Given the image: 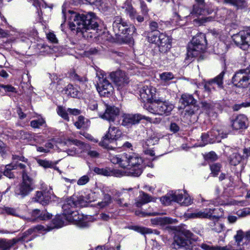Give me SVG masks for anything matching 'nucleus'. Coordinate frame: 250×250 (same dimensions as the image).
<instances>
[{"mask_svg": "<svg viewBox=\"0 0 250 250\" xmlns=\"http://www.w3.org/2000/svg\"><path fill=\"white\" fill-rule=\"evenodd\" d=\"M50 223L46 226L39 225L34 229H29L25 232L20 238H13L12 239H0V250H10L18 242L20 241H28L30 240L25 239L28 234H31L36 230L40 231H49L54 229H59L63 226L73 225L80 229H85L89 227L93 222V220H50Z\"/></svg>", "mask_w": 250, "mask_h": 250, "instance_id": "f257e3e1", "label": "nucleus"}, {"mask_svg": "<svg viewBox=\"0 0 250 250\" xmlns=\"http://www.w3.org/2000/svg\"><path fill=\"white\" fill-rule=\"evenodd\" d=\"M153 225L159 226L161 228L167 229L168 231L176 232L174 237V241L172 247L175 249L184 248L187 249L191 244V239L193 233L189 230L180 226L170 225L175 222L176 220H151Z\"/></svg>", "mask_w": 250, "mask_h": 250, "instance_id": "f03ea898", "label": "nucleus"}, {"mask_svg": "<svg viewBox=\"0 0 250 250\" xmlns=\"http://www.w3.org/2000/svg\"><path fill=\"white\" fill-rule=\"evenodd\" d=\"M72 13L74 16L73 21L70 24L71 30L76 31L77 34L80 33L84 38H92L95 33V29L98 27L94 14Z\"/></svg>", "mask_w": 250, "mask_h": 250, "instance_id": "7ed1b4c3", "label": "nucleus"}, {"mask_svg": "<svg viewBox=\"0 0 250 250\" xmlns=\"http://www.w3.org/2000/svg\"><path fill=\"white\" fill-rule=\"evenodd\" d=\"M85 196L80 195L76 196L73 195L68 198L65 203L62 206V208L63 210V214L65 219H75L78 215L76 219H83L77 213L73 210V208L80 207H83L87 206L88 203L85 200Z\"/></svg>", "mask_w": 250, "mask_h": 250, "instance_id": "20e7f679", "label": "nucleus"}, {"mask_svg": "<svg viewBox=\"0 0 250 250\" xmlns=\"http://www.w3.org/2000/svg\"><path fill=\"white\" fill-rule=\"evenodd\" d=\"M125 168H127L125 172L128 175L138 177L139 176L143 171L142 158L136 153L125 154Z\"/></svg>", "mask_w": 250, "mask_h": 250, "instance_id": "39448f33", "label": "nucleus"}, {"mask_svg": "<svg viewBox=\"0 0 250 250\" xmlns=\"http://www.w3.org/2000/svg\"><path fill=\"white\" fill-rule=\"evenodd\" d=\"M207 42L206 36L203 33H200L192 38L187 48L188 57H196L204 52L207 49Z\"/></svg>", "mask_w": 250, "mask_h": 250, "instance_id": "423d86ee", "label": "nucleus"}, {"mask_svg": "<svg viewBox=\"0 0 250 250\" xmlns=\"http://www.w3.org/2000/svg\"><path fill=\"white\" fill-rule=\"evenodd\" d=\"M174 108V105L168 101L157 98L153 103L147 107L146 109L154 114L168 116Z\"/></svg>", "mask_w": 250, "mask_h": 250, "instance_id": "0eeeda50", "label": "nucleus"}, {"mask_svg": "<svg viewBox=\"0 0 250 250\" xmlns=\"http://www.w3.org/2000/svg\"><path fill=\"white\" fill-rule=\"evenodd\" d=\"M122 135L121 131L117 127L110 125L107 133L103 137V140L100 142V145L108 149H114V146L110 144L118 143V139Z\"/></svg>", "mask_w": 250, "mask_h": 250, "instance_id": "6e6552de", "label": "nucleus"}, {"mask_svg": "<svg viewBox=\"0 0 250 250\" xmlns=\"http://www.w3.org/2000/svg\"><path fill=\"white\" fill-rule=\"evenodd\" d=\"M34 189L32 179L25 174L22 178V182L17 187L15 190L16 195L24 198Z\"/></svg>", "mask_w": 250, "mask_h": 250, "instance_id": "1a4fd4ad", "label": "nucleus"}, {"mask_svg": "<svg viewBox=\"0 0 250 250\" xmlns=\"http://www.w3.org/2000/svg\"><path fill=\"white\" fill-rule=\"evenodd\" d=\"M113 28L117 34L128 35L134 32L136 28L132 25H128L120 17H116L113 23Z\"/></svg>", "mask_w": 250, "mask_h": 250, "instance_id": "9d476101", "label": "nucleus"}, {"mask_svg": "<svg viewBox=\"0 0 250 250\" xmlns=\"http://www.w3.org/2000/svg\"><path fill=\"white\" fill-rule=\"evenodd\" d=\"M233 40L242 49L250 51V30L240 31L233 36Z\"/></svg>", "mask_w": 250, "mask_h": 250, "instance_id": "9b49d317", "label": "nucleus"}, {"mask_svg": "<svg viewBox=\"0 0 250 250\" xmlns=\"http://www.w3.org/2000/svg\"><path fill=\"white\" fill-rule=\"evenodd\" d=\"M99 107H102L105 109L104 112L103 111H99L100 117L110 122H114L119 115V109L115 106L108 105L104 103H102L99 104Z\"/></svg>", "mask_w": 250, "mask_h": 250, "instance_id": "f8f14e48", "label": "nucleus"}, {"mask_svg": "<svg viewBox=\"0 0 250 250\" xmlns=\"http://www.w3.org/2000/svg\"><path fill=\"white\" fill-rule=\"evenodd\" d=\"M225 72L223 71L214 78L208 81H204L201 83L203 86L204 91L208 94L210 93L212 90L215 89L214 84H216L219 88H223V78Z\"/></svg>", "mask_w": 250, "mask_h": 250, "instance_id": "ddd939ff", "label": "nucleus"}, {"mask_svg": "<svg viewBox=\"0 0 250 250\" xmlns=\"http://www.w3.org/2000/svg\"><path fill=\"white\" fill-rule=\"evenodd\" d=\"M156 88L151 85L144 86L140 90V97L143 102L153 103L157 99Z\"/></svg>", "mask_w": 250, "mask_h": 250, "instance_id": "4468645a", "label": "nucleus"}, {"mask_svg": "<svg viewBox=\"0 0 250 250\" xmlns=\"http://www.w3.org/2000/svg\"><path fill=\"white\" fill-rule=\"evenodd\" d=\"M109 76L119 89L127 84L129 82L128 78L125 72L121 70L113 71L109 73Z\"/></svg>", "mask_w": 250, "mask_h": 250, "instance_id": "2eb2a0df", "label": "nucleus"}, {"mask_svg": "<svg viewBox=\"0 0 250 250\" xmlns=\"http://www.w3.org/2000/svg\"><path fill=\"white\" fill-rule=\"evenodd\" d=\"M223 137L222 130L217 127H214L209 132L202 134L201 139L203 144L202 146H204L208 143H213L216 139Z\"/></svg>", "mask_w": 250, "mask_h": 250, "instance_id": "dca6fc26", "label": "nucleus"}, {"mask_svg": "<svg viewBox=\"0 0 250 250\" xmlns=\"http://www.w3.org/2000/svg\"><path fill=\"white\" fill-rule=\"evenodd\" d=\"M97 89L101 96L109 97L111 96L114 91L112 84L104 76L100 78L98 83Z\"/></svg>", "mask_w": 250, "mask_h": 250, "instance_id": "f3484780", "label": "nucleus"}, {"mask_svg": "<svg viewBox=\"0 0 250 250\" xmlns=\"http://www.w3.org/2000/svg\"><path fill=\"white\" fill-rule=\"evenodd\" d=\"M213 210L210 208H206L203 210H196L194 212H191L190 211H188L187 212L185 213V217L186 218H210L218 219V217L215 216H212Z\"/></svg>", "mask_w": 250, "mask_h": 250, "instance_id": "a211bd4d", "label": "nucleus"}, {"mask_svg": "<svg viewBox=\"0 0 250 250\" xmlns=\"http://www.w3.org/2000/svg\"><path fill=\"white\" fill-rule=\"evenodd\" d=\"M249 77L243 70L236 73L232 79L233 84L238 87H246L249 82Z\"/></svg>", "mask_w": 250, "mask_h": 250, "instance_id": "6ab92c4d", "label": "nucleus"}, {"mask_svg": "<svg viewBox=\"0 0 250 250\" xmlns=\"http://www.w3.org/2000/svg\"><path fill=\"white\" fill-rule=\"evenodd\" d=\"M144 119V115L140 114H125L123 115L122 125L124 126H131L138 124Z\"/></svg>", "mask_w": 250, "mask_h": 250, "instance_id": "aec40b11", "label": "nucleus"}, {"mask_svg": "<svg viewBox=\"0 0 250 250\" xmlns=\"http://www.w3.org/2000/svg\"><path fill=\"white\" fill-rule=\"evenodd\" d=\"M159 41L156 44L158 45L159 51L162 53L168 51L171 47L170 38L165 34L162 33L159 35Z\"/></svg>", "mask_w": 250, "mask_h": 250, "instance_id": "412c9836", "label": "nucleus"}, {"mask_svg": "<svg viewBox=\"0 0 250 250\" xmlns=\"http://www.w3.org/2000/svg\"><path fill=\"white\" fill-rule=\"evenodd\" d=\"M51 199V193L47 191H37L35 196L32 198V201L38 202L42 205H47Z\"/></svg>", "mask_w": 250, "mask_h": 250, "instance_id": "4be33fe9", "label": "nucleus"}, {"mask_svg": "<svg viewBox=\"0 0 250 250\" xmlns=\"http://www.w3.org/2000/svg\"><path fill=\"white\" fill-rule=\"evenodd\" d=\"M248 125V118L245 115L243 114L238 115L231 122L232 127L235 130L246 129L247 128Z\"/></svg>", "mask_w": 250, "mask_h": 250, "instance_id": "5701e85b", "label": "nucleus"}, {"mask_svg": "<svg viewBox=\"0 0 250 250\" xmlns=\"http://www.w3.org/2000/svg\"><path fill=\"white\" fill-rule=\"evenodd\" d=\"M155 198L144 191H141L139 195L135 200V205L137 207H141L150 202H154Z\"/></svg>", "mask_w": 250, "mask_h": 250, "instance_id": "b1692460", "label": "nucleus"}, {"mask_svg": "<svg viewBox=\"0 0 250 250\" xmlns=\"http://www.w3.org/2000/svg\"><path fill=\"white\" fill-rule=\"evenodd\" d=\"M202 106L210 117L215 119L217 117V114L216 112V108L218 104L213 103H208L207 102H202Z\"/></svg>", "mask_w": 250, "mask_h": 250, "instance_id": "393cba45", "label": "nucleus"}, {"mask_svg": "<svg viewBox=\"0 0 250 250\" xmlns=\"http://www.w3.org/2000/svg\"><path fill=\"white\" fill-rule=\"evenodd\" d=\"M125 11L126 14L132 20H136L139 23L144 21V17L139 15L136 10L131 5H127L125 7Z\"/></svg>", "mask_w": 250, "mask_h": 250, "instance_id": "a878e982", "label": "nucleus"}, {"mask_svg": "<svg viewBox=\"0 0 250 250\" xmlns=\"http://www.w3.org/2000/svg\"><path fill=\"white\" fill-rule=\"evenodd\" d=\"M125 154L123 153L120 155H114L111 153L109 154V158L111 163L114 164H118L120 167L125 168V159L123 157H125Z\"/></svg>", "mask_w": 250, "mask_h": 250, "instance_id": "bb28decb", "label": "nucleus"}, {"mask_svg": "<svg viewBox=\"0 0 250 250\" xmlns=\"http://www.w3.org/2000/svg\"><path fill=\"white\" fill-rule=\"evenodd\" d=\"M177 193L176 192L171 191L168 192L165 196L160 198L161 203L165 205H168L171 201L177 202L179 199H177Z\"/></svg>", "mask_w": 250, "mask_h": 250, "instance_id": "cd10ccee", "label": "nucleus"}, {"mask_svg": "<svg viewBox=\"0 0 250 250\" xmlns=\"http://www.w3.org/2000/svg\"><path fill=\"white\" fill-rule=\"evenodd\" d=\"M64 94L73 98H78L80 96V92L77 87L72 84H68L63 89Z\"/></svg>", "mask_w": 250, "mask_h": 250, "instance_id": "c85d7f7f", "label": "nucleus"}, {"mask_svg": "<svg viewBox=\"0 0 250 250\" xmlns=\"http://www.w3.org/2000/svg\"><path fill=\"white\" fill-rule=\"evenodd\" d=\"M180 102L184 107H186L190 105L195 104L196 101L192 95L184 94L181 96Z\"/></svg>", "mask_w": 250, "mask_h": 250, "instance_id": "c756f323", "label": "nucleus"}, {"mask_svg": "<svg viewBox=\"0 0 250 250\" xmlns=\"http://www.w3.org/2000/svg\"><path fill=\"white\" fill-rule=\"evenodd\" d=\"M31 216L35 219H50L52 215L46 210L41 211L40 209H35L31 212Z\"/></svg>", "mask_w": 250, "mask_h": 250, "instance_id": "7c9ffc66", "label": "nucleus"}, {"mask_svg": "<svg viewBox=\"0 0 250 250\" xmlns=\"http://www.w3.org/2000/svg\"><path fill=\"white\" fill-rule=\"evenodd\" d=\"M177 203L181 204L182 205L188 206L192 203V200L190 197L187 195L183 196L182 194L177 193Z\"/></svg>", "mask_w": 250, "mask_h": 250, "instance_id": "2f4dec72", "label": "nucleus"}, {"mask_svg": "<svg viewBox=\"0 0 250 250\" xmlns=\"http://www.w3.org/2000/svg\"><path fill=\"white\" fill-rule=\"evenodd\" d=\"M159 77L162 83H163L165 85L166 84H167L168 82L169 81L173 79L174 76L173 73L171 72H165L160 74Z\"/></svg>", "mask_w": 250, "mask_h": 250, "instance_id": "473e14b6", "label": "nucleus"}, {"mask_svg": "<svg viewBox=\"0 0 250 250\" xmlns=\"http://www.w3.org/2000/svg\"><path fill=\"white\" fill-rule=\"evenodd\" d=\"M111 202L112 198L111 196L108 194L104 193L102 201L99 202L98 206L100 208H103L110 205Z\"/></svg>", "mask_w": 250, "mask_h": 250, "instance_id": "72a5a7b5", "label": "nucleus"}, {"mask_svg": "<svg viewBox=\"0 0 250 250\" xmlns=\"http://www.w3.org/2000/svg\"><path fill=\"white\" fill-rule=\"evenodd\" d=\"M127 228L130 229L134 230L142 234L150 233L152 232L151 229H149L135 225L129 226L127 227Z\"/></svg>", "mask_w": 250, "mask_h": 250, "instance_id": "f704fd0d", "label": "nucleus"}, {"mask_svg": "<svg viewBox=\"0 0 250 250\" xmlns=\"http://www.w3.org/2000/svg\"><path fill=\"white\" fill-rule=\"evenodd\" d=\"M93 171L98 174L104 176H110L113 174L112 171L109 168H100L97 167H94Z\"/></svg>", "mask_w": 250, "mask_h": 250, "instance_id": "c9c22d12", "label": "nucleus"}, {"mask_svg": "<svg viewBox=\"0 0 250 250\" xmlns=\"http://www.w3.org/2000/svg\"><path fill=\"white\" fill-rule=\"evenodd\" d=\"M54 147V145L52 143L51 141H49L47 143H45L44 146H37V150L38 152H43V153H48L50 152V150L52 149Z\"/></svg>", "mask_w": 250, "mask_h": 250, "instance_id": "e433bc0d", "label": "nucleus"}, {"mask_svg": "<svg viewBox=\"0 0 250 250\" xmlns=\"http://www.w3.org/2000/svg\"><path fill=\"white\" fill-rule=\"evenodd\" d=\"M12 165L13 169H21L22 170V178H23L24 174L26 175H28L27 168L26 167V166L24 164H22L21 163H18V162H17L15 164H12Z\"/></svg>", "mask_w": 250, "mask_h": 250, "instance_id": "4c0bfd02", "label": "nucleus"}, {"mask_svg": "<svg viewBox=\"0 0 250 250\" xmlns=\"http://www.w3.org/2000/svg\"><path fill=\"white\" fill-rule=\"evenodd\" d=\"M161 34L159 31L149 33L148 35V41L149 42L157 44L159 41V35Z\"/></svg>", "mask_w": 250, "mask_h": 250, "instance_id": "58836bf2", "label": "nucleus"}, {"mask_svg": "<svg viewBox=\"0 0 250 250\" xmlns=\"http://www.w3.org/2000/svg\"><path fill=\"white\" fill-rule=\"evenodd\" d=\"M85 200L87 202H91L96 201L99 197V194L93 191H89L85 194Z\"/></svg>", "mask_w": 250, "mask_h": 250, "instance_id": "ea45409f", "label": "nucleus"}, {"mask_svg": "<svg viewBox=\"0 0 250 250\" xmlns=\"http://www.w3.org/2000/svg\"><path fill=\"white\" fill-rule=\"evenodd\" d=\"M205 7L201 6L198 4H194L193 6V9L191 12V14L192 15L195 14L196 16L202 15L205 11Z\"/></svg>", "mask_w": 250, "mask_h": 250, "instance_id": "a19ab883", "label": "nucleus"}, {"mask_svg": "<svg viewBox=\"0 0 250 250\" xmlns=\"http://www.w3.org/2000/svg\"><path fill=\"white\" fill-rule=\"evenodd\" d=\"M241 160V156L238 153H234L230 156V163L232 165L236 166L240 163Z\"/></svg>", "mask_w": 250, "mask_h": 250, "instance_id": "79ce46f5", "label": "nucleus"}, {"mask_svg": "<svg viewBox=\"0 0 250 250\" xmlns=\"http://www.w3.org/2000/svg\"><path fill=\"white\" fill-rule=\"evenodd\" d=\"M57 112L58 115L63 119L69 121L67 110H66L63 107L59 106L57 108Z\"/></svg>", "mask_w": 250, "mask_h": 250, "instance_id": "37998d69", "label": "nucleus"}, {"mask_svg": "<svg viewBox=\"0 0 250 250\" xmlns=\"http://www.w3.org/2000/svg\"><path fill=\"white\" fill-rule=\"evenodd\" d=\"M198 107L195 104L189 105L186 109L185 114L187 116H191L194 114L198 110Z\"/></svg>", "mask_w": 250, "mask_h": 250, "instance_id": "c03bdc74", "label": "nucleus"}, {"mask_svg": "<svg viewBox=\"0 0 250 250\" xmlns=\"http://www.w3.org/2000/svg\"><path fill=\"white\" fill-rule=\"evenodd\" d=\"M4 210L7 214L11 215L17 217H21L19 211L14 208L5 207Z\"/></svg>", "mask_w": 250, "mask_h": 250, "instance_id": "a18cd8bd", "label": "nucleus"}, {"mask_svg": "<svg viewBox=\"0 0 250 250\" xmlns=\"http://www.w3.org/2000/svg\"><path fill=\"white\" fill-rule=\"evenodd\" d=\"M226 3L230 4L237 7L244 5L245 1L244 0H222Z\"/></svg>", "mask_w": 250, "mask_h": 250, "instance_id": "49530a36", "label": "nucleus"}, {"mask_svg": "<svg viewBox=\"0 0 250 250\" xmlns=\"http://www.w3.org/2000/svg\"><path fill=\"white\" fill-rule=\"evenodd\" d=\"M45 123V121L43 118H40L34 120L30 122L31 126L33 128H40Z\"/></svg>", "mask_w": 250, "mask_h": 250, "instance_id": "de8ad7c7", "label": "nucleus"}, {"mask_svg": "<svg viewBox=\"0 0 250 250\" xmlns=\"http://www.w3.org/2000/svg\"><path fill=\"white\" fill-rule=\"evenodd\" d=\"M74 125L78 129L84 127L85 125V118L83 116H80Z\"/></svg>", "mask_w": 250, "mask_h": 250, "instance_id": "09e8293b", "label": "nucleus"}, {"mask_svg": "<svg viewBox=\"0 0 250 250\" xmlns=\"http://www.w3.org/2000/svg\"><path fill=\"white\" fill-rule=\"evenodd\" d=\"M12 169H13L12 168V164L6 165L5 167V169L4 170L3 173H2V174L8 177L9 178H12L14 176L13 173L11 172V170Z\"/></svg>", "mask_w": 250, "mask_h": 250, "instance_id": "8fccbe9b", "label": "nucleus"}, {"mask_svg": "<svg viewBox=\"0 0 250 250\" xmlns=\"http://www.w3.org/2000/svg\"><path fill=\"white\" fill-rule=\"evenodd\" d=\"M70 75L72 79L80 82L83 83L87 81V79L85 77H80L74 71L71 72Z\"/></svg>", "mask_w": 250, "mask_h": 250, "instance_id": "3c124183", "label": "nucleus"}, {"mask_svg": "<svg viewBox=\"0 0 250 250\" xmlns=\"http://www.w3.org/2000/svg\"><path fill=\"white\" fill-rule=\"evenodd\" d=\"M210 168L212 174H213L214 176H216L220 170L221 165L217 163L213 164L210 166Z\"/></svg>", "mask_w": 250, "mask_h": 250, "instance_id": "603ef678", "label": "nucleus"}, {"mask_svg": "<svg viewBox=\"0 0 250 250\" xmlns=\"http://www.w3.org/2000/svg\"><path fill=\"white\" fill-rule=\"evenodd\" d=\"M89 177L87 175H83L78 180L77 184L79 186L84 185L89 181Z\"/></svg>", "mask_w": 250, "mask_h": 250, "instance_id": "864d4df0", "label": "nucleus"}, {"mask_svg": "<svg viewBox=\"0 0 250 250\" xmlns=\"http://www.w3.org/2000/svg\"><path fill=\"white\" fill-rule=\"evenodd\" d=\"M237 214L240 217H245L250 215V208H244L237 211Z\"/></svg>", "mask_w": 250, "mask_h": 250, "instance_id": "5fc2aeb1", "label": "nucleus"}, {"mask_svg": "<svg viewBox=\"0 0 250 250\" xmlns=\"http://www.w3.org/2000/svg\"><path fill=\"white\" fill-rule=\"evenodd\" d=\"M37 163L40 166L44 168L50 167L52 166L51 162L47 160L39 159L37 160Z\"/></svg>", "mask_w": 250, "mask_h": 250, "instance_id": "6e6d98bb", "label": "nucleus"}, {"mask_svg": "<svg viewBox=\"0 0 250 250\" xmlns=\"http://www.w3.org/2000/svg\"><path fill=\"white\" fill-rule=\"evenodd\" d=\"M217 158L218 157L216 154L213 151L209 152L206 156V159L208 161H216Z\"/></svg>", "mask_w": 250, "mask_h": 250, "instance_id": "4d7b16f0", "label": "nucleus"}, {"mask_svg": "<svg viewBox=\"0 0 250 250\" xmlns=\"http://www.w3.org/2000/svg\"><path fill=\"white\" fill-rule=\"evenodd\" d=\"M30 35L24 32L20 33L18 38L21 41L27 42L29 40Z\"/></svg>", "mask_w": 250, "mask_h": 250, "instance_id": "13d9d810", "label": "nucleus"}, {"mask_svg": "<svg viewBox=\"0 0 250 250\" xmlns=\"http://www.w3.org/2000/svg\"><path fill=\"white\" fill-rule=\"evenodd\" d=\"M112 195H113L114 200H115L117 202V203L121 205L123 199H117L118 197L121 196V192L119 191H117L116 190H113L112 192Z\"/></svg>", "mask_w": 250, "mask_h": 250, "instance_id": "bf43d9fd", "label": "nucleus"}, {"mask_svg": "<svg viewBox=\"0 0 250 250\" xmlns=\"http://www.w3.org/2000/svg\"><path fill=\"white\" fill-rule=\"evenodd\" d=\"M140 8L141 9L142 13L143 15L145 16L147 15L149 10L146 3L144 1H141L140 2Z\"/></svg>", "mask_w": 250, "mask_h": 250, "instance_id": "052dcab7", "label": "nucleus"}, {"mask_svg": "<svg viewBox=\"0 0 250 250\" xmlns=\"http://www.w3.org/2000/svg\"><path fill=\"white\" fill-rule=\"evenodd\" d=\"M0 88H3L6 92H15V88L11 85H4L2 84H0Z\"/></svg>", "mask_w": 250, "mask_h": 250, "instance_id": "680f3d73", "label": "nucleus"}, {"mask_svg": "<svg viewBox=\"0 0 250 250\" xmlns=\"http://www.w3.org/2000/svg\"><path fill=\"white\" fill-rule=\"evenodd\" d=\"M12 159L14 161H21L26 163L28 162L27 159L25 158L24 156H20L16 154H13L12 155Z\"/></svg>", "mask_w": 250, "mask_h": 250, "instance_id": "e2e57ef3", "label": "nucleus"}, {"mask_svg": "<svg viewBox=\"0 0 250 250\" xmlns=\"http://www.w3.org/2000/svg\"><path fill=\"white\" fill-rule=\"evenodd\" d=\"M244 232L241 230H238L237 232V234L234 236L235 241L239 243L244 237Z\"/></svg>", "mask_w": 250, "mask_h": 250, "instance_id": "0e129e2a", "label": "nucleus"}, {"mask_svg": "<svg viewBox=\"0 0 250 250\" xmlns=\"http://www.w3.org/2000/svg\"><path fill=\"white\" fill-rule=\"evenodd\" d=\"M149 28L150 30L151 31V32H155L157 31V29L158 28V24L157 22L154 21H151L149 22Z\"/></svg>", "mask_w": 250, "mask_h": 250, "instance_id": "69168bd1", "label": "nucleus"}, {"mask_svg": "<svg viewBox=\"0 0 250 250\" xmlns=\"http://www.w3.org/2000/svg\"><path fill=\"white\" fill-rule=\"evenodd\" d=\"M47 39L53 43H57L58 40L56 37V35L51 32L47 34Z\"/></svg>", "mask_w": 250, "mask_h": 250, "instance_id": "338daca9", "label": "nucleus"}, {"mask_svg": "<svg viewBox=\"0 0 250 250\" xmlns=\"http://www.w3.org/2000/svg\"><path fill=\"white\" fill-rule=\"evenodd\" d=\"M144 119L146 120V121L151 123H154V124H158L160 123L161 120L160 118H155V119H152L151 118L146 117L145 116H144Z\"/></svg>", "mask_w": 250, "mask_h": 250, "instance_id": "774afa93", "label": "nucleus"}]
</instances>
